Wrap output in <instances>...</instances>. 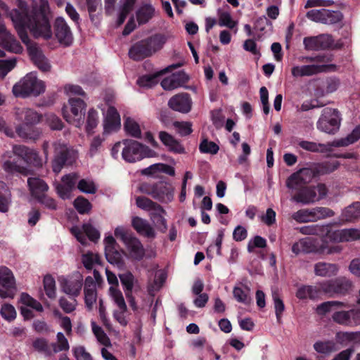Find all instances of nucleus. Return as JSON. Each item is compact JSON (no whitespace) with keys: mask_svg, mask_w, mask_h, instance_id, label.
I'll return each instance as SVG.
<instances>
[{"mask_svg":"<svg viewBox=\"0 0 360 360\" xmlns=\"http://www.w3.org/2000/svg\"><path fill=\"white\" fill-rule=\"evenodd\" d=\"M49 6L47 0L32 1L27 6L22 0H18V8L9 13V16L22 41L28 45L30 39L27 30L35 38L49 39L52 31L49 22Z\"/></svg>","mask_w":360,"mask_h":360,"instance_id":"obj_1","label":"nucleus"},{"mask_svg":"<svg viewBox=\"0 0 360 360\" xmlns=\"http://www.w3.org/2000/svg\"><path fill=\"white\" fill-rule=\"evenodd\" d=\"M120 153L122 158L129 163H134L144 158L156 156V153L148 146L132 139H124L114 144L111 149L112 158L117 159Z\"/></svg>","mask_w":360,"mask_h":360,"instance_id":"obj_2","label":"nucleus"},{"mask_svg":"<svg viewBox=\"0 0 360 360\" xmlns=\"http://www.w3.org/2000/svg\"><path fill=\"white\" fill-rule=\"evenodd\" d=\"M297 60L309 64L293 66L291 73L294 77H309L320 72L337 70V66L331 63L332 58L330 55H318L314 57L300 56Z\"/></svg>","mask_w":360,"mask_h":360,"instance_id":"obj_3","label":"nucleus"},{"mask_svg":"<svg viewBox=\"0 0 360 360\" xmlns=\"http://www.w3.org/2000/svg\"><path fill=\"white\" fill-rule=\"evenodd\" d=\"M14 114L15 119L22 122L16 125L17 135L23 140L35 141L39 139L41 131L32 126L40 122L41 115L36 110L29 108H16Z\"/></svg>","mask_w":360,"mask_h":360,"instance_id":"obj_4","label":"nucleus"},{"mask_svg":"<svg viewBox=\"0 0 360 360\" xmlns=\"http://www.w3.org/2000/svg\"><path fill=\"white\" fill-rule=\"evenodd\" d=\"M167 40V36L163 34H153L132 45L129 56L134 60L150 57L163 48Z\"/></svg>","mask_w":360,"mask_h":360,"instance_id":"obj_5","label":"nucleus"},{"mask_svg":"<svg viewBox=\"0 0 360 360\" xmlns=\"http://www.w3.org/2000/svg\"><path fill=\"white\" fill-rule=\"evenodd\" d=\"M45 83L34 72H30L15 84L12 92L15 97H37L45 91Z\"/></svg>","mask_w":360,"mask_h":360,"instance_id":"obj_6","label":"nucleus"},{"mask_svg":"<svg viewBox=\"0 0 360 360\" xmlns=\"http://www.w3.org/2000/svg\"><path fill=\"white\" fill-rule=\"evenodd\" d=\"M115 236L124 245L129 258L137 261L143 258L145 249L142 243L127 228L117 226L115 229Z\"/></svg>","mask_w":360,"mask_h":360,"instance_id":"obj_7","label":"nucleus"},{"mask_svg":"<svg viewBox=\"0 0 360 360\" xmlns=\"http://www.w3.org/2000/svg\"><path fill=\"white\" fill-rule=\"evenodd\" d=\"M139 189L143 193L149 195L163 203L170 202L174 199V188L168 182L143 183Z\"/></svg>","mask_w":360,"mask_h":360,"instance_id":"obj_8","label":"nucleus"},{"mask_svg":"<svg viewBox=\"0 0 360 360\" xmlns=\"http://www.w3.org/2000/svg\"><path fill=\"white\" fill-rule=\"evenodd\" d=\"M86 105L84 101L79 98H69L68 105L63 108L64 119L70 124L80 128L84 121V110Z\"/></svg>","mask_w":360,"mask_h":360,"instance_id":"obj_9","label":"nucleus"},{"mask_svg":"<svg viewBox=\"0 0 360 360\" xmlns=\"http://www.w3.org/2000/svg\"><path fill=\"white\" fill-rule=\"evenodd\" d=\"M341 117L335 108H325L316 123V127L321 131L334 134L340 128Z\"/></svg>","mask_w":360,"mask_h":360,"instance_id":"obj_10","label":"nucleus"},{"mask_svg":"<svg viewBox=\"0 0 360 360\" xmlns=\"http://www.w3.org/2000/svg\"><path fill=\"white\" fill-rule=\"evenodd\" d=\"M328 193L326 185L319 184L316 186H307L300 189L292 198V200L303 205H309L324 198Z\"/></svg>","mask_w":360,"mask_h":360,"instance_id":"obj_11","label":"nucleus"},{"mask_svg":"<svg viewBox=\"0 0 360 360\" xmlns=\"http://www.w3.org/2000/svg\"><path fill=\"white\" fill-rule=\"evenodd\" d=\"M334 215V212L325 207H316L314 208L302 209L292 214V218L299 223L316 221L330 217Z\"/></svg>","mask_w":360,"mask_h":360,"instance_id":"obj_12","label":"nucleus"},{"mask_svg":"<svg viewBox=\"0 0 360 360\" xmlns=\"http://www.w3.org/2000/svg\"><path fill=\"white\" fill-rule=\"evenodd\" d=\"M323 295L330 297L334 295H345L352 288V282L345 277H338L335 279L321 281Z\"/></svg>","mask_w":360,"mask_h":360,"instance_id":"obj_13","label":"nucleus"},{"mask_svg":"<svg viewBox=\"0 0 360 360\" xmlns=\"http://www.w3.org/2000/svg\"><path fill=\"white\" fill-rule=\"evenodd\" d=\"M15 278L12 271L5 266H0V297L13 298L16 293Z\"/></svg>","mask_w":360,"mask_h":360,"instance_id":"obj_14","label":"nucleus"},{"mask_svg":"<svg viewBox=\"0 0 360 360\" xmlns=\"http://www.w3.org/2000/svg\"><path fill=\"white\" fill-rule=\"evenodd\" d=\"M55 155L52 163L53 171L59 173L63 165L66 163H71L68 161L69 158L75 157V151L70 150L65 143L56 141L53 143Z\"/></svg>","mask_w":360,"mask_h":360,"instance_id":"obj_15","label":"nucleus"},{"mask_svg":"<svg viewBox=\"0 0 360 360\" xmlns=\"http://www.w3.org/2000/svg\"><path fill=\"white\" fill-rule=\"evenodd\" d=\"M306 16L311 21L328 25L338 23L342 18V13L340 11L324 8L309 11Z\"/></svg>","mask_w":360,"mask_h":360,"instance_id":"obj_16","label":"nucleus"},{"mask_svg":"<svg viewBox=\"0 0 360 360\" xmlns=\"http://www.w3.org/2000/svg\"><path fill=\"white\" fill-rule=\"evenodd\" d=\"M12 153L22 159L27 165L35 167H42V159L39 153L33 148L23 145H13Z\"/></svg>","mask_w":360,"mask_h":360,"instance_id":"obj_17","label":"nucleus"},{"mask_svg":"<svg viewBox=\"0 0 360 360\" xmlns=\"http://www.w3.org/2000/svg\"><path fill=\"white\" fill-rule=\"evenodd\" d=\"M103 135L108 136L117 131L121 127L120 116L112 106H110L104 113L103 121Z\"/></svg>","mask_w":360,"mask_h":360,"instance_id":"obj_18","label":"nucleus"},{"mask_svg":"<svg viewBox=\"0 0 360 360\" xmlns=\"http://www.w3.org/2000/svg\"><path fill=\"white\" fill-rule=\"evenodd\" d=\"M71 233L83 245L87 243L86 236L92 241H96L100 238L99 231L91 224H84L81 228L73 226L71 229Z\"/></svg>","mask_w":360,"mask_h":360,"instance_id":"obj_19","label":"nucleus"},{"mask_svg":"<svg viewBox=\"0 0 360 360\" xmlns=\"http://www.w3.org/2000/svg\"><path fill=\"white\" fill-rule=\"evenodd\" d=\"M347 304L339 301H326L317 305L316 313L318 315L330 314L333 315H347Z\"/></svg>","mask_w":360,"mask_h":360,"instance_id":"obj_20","label":"nucleus"},{"mask_svg":"<svg viewBox=\"0 0 360 360\" xmlns=\"http://www.w3.org/2000/svg\"><path fill=\"white\" fill-rule=\"evenodd\" d=\"M55 35L60 44L70 46L73 41V36L70 27L62 17L56 19L54 23Z\"/></svg>","mask_w":360,"mask_h":360,"instance_id":"obj_21","label":"nucleus"},{"mask_svg":"<svg viewBox=\"0 0 360 360\" xmlns=\"http://www.w3.org/2000/svg\"><path fill=\"white\" fill-rule=\"evenodd\" d=\"M168 105L173 110L188 113L191 110L192 100L189 94L186 93L179 94L169 100Z\"/></svg>","mask_w":360,"mask_h":360,"instance_id":"obj_22","label":"nucleus"},{"mask_svg":"<svg viewBox=\"0 0 360 360\" xmlns=\"http://www.w3.org/2000/svg\"><path fill=\"white\" fill-rule=\"evenodd\" d=\"M119 277L129 306L134 311H137L139 307L136 305L135 299L132 296V290L136 282L134 275L131 272L127 271L119 274Z\"/></svg>","mask_w":360,"mask_h":360,"instance_id":"obj_23","label":"nucleus"},{"mask_svg":"<svg viewBox=\"0 0 360 360\" xmlns=\"http://www.w3.org/2000/svg\"><path fill=\"white\" fill-rule=\"evenodd\" d=\"M328 238L333 243L349 242L360 239V230L345 229L328 233Z\"/></svg>","mask_w":360,"mask_h":360,"instance_id":"obj_24","label":"nucleus"},{"mask_svg":"<svg viewBox=\"0 0 360 360\" xmlns=\"http://www.w3.org/2000/svg\"><path fill=\"white\" fill-rule=\"evenodd\" d=\"M105 255L106 259L112 264H120L122 262V255L117 250V244L112 236L104 238Z\"/></svg>","mask_w":360,"mask_h":360,"instance_id":"obj_25","label":"nucleus"},{"mask_svg":"<svg viewBox=\"0 0 360 360\" xmlns=\"http://www.w3.org/2000/svg\"><path fill=\"white\" fill-rule=\"evenodd\" d=\"M303 44L304 49L307 51L326 49L331 44V37L328 34H321L316 37H304Z\"/></svg>","mask_w":360,"mask_h":360,"instance_id":"obj_26","label":"nucleus"},{"mask_svg":"<svg viewBox=\"0 0 360 360\" xmlns=\"http://www.w3.org/2000/svg\"><path fill=\"white\" fill-rule=\"evenodd\" d=\"M59 282L63 292L72 297L79 295L82 286V279L80 276L73 279L62 277L59 279Z\"/></svg>","mask_w":360,"mask_h":360,"instance_id":"obj_27","label":"nucleus"},{"mask_svg":"<svg viewBox=\"0 0 360 360\" xmlns=\"http://www.w3.org/2000/svg\"><path fill=\"white\" fill-rule=\"evenodd\" d=\"M323 295L322 291V283L319 282L315 285H302L298 288L296 296L299 299L316 300L321 298Z\"/></svg>","mask_w":360,"mask_h":360,"instance_id":"obj_28","label":"nucleus"},{"mask_svg":"<svg viewBox=\"0 0 360 360\" xmlns=\"http://www.w3.org/2000/svg\"><path fill=\"white\" fill-rule=\"evenodd\" d=\"M151 221L162 232H165L167 229V221L165 218L166 214L165 210L161 205L155 202L148 211Z\"/></svg>","mask_w":360,"mask_h":360,"instance_id":"obj_29","label":"nucleus"},{"mask_svg":"<svg viewBox=\"0 0 360 360\" xmlns=\"http://www.w3.org/2000/svg\"><path fill=\"white\" fill-rule=\"evenodd\" d=\"M155 8L148 3L141 4L136 10L135 16L139 25L148 23L155 15Z\"/></svg>","mask_w":360,"mask_h":360,"instance_id":"obj_30","label":"nucleus"},{"mask_svg":"<svg viewBox=\"0 0 360 360\" xmlns=\"http://www.w3.org/2000/svg\"><path fill=\"white\" fill-rule=\"evenodd\" d=\"M84 291L86 306L87 308L91 309L97 298L96 285L92 277L86 278Z\"/></svg>","mask_w":360,"mask_h":360,"instance_id":"obj_31","label":"nucleus"},{"mask_svg":"<svg viewBox=\"0 0 360 360\" xmlns=\"http://www.w3.org/2000/svg\"><path fill=\"white\" fill-rule=\"evenodd\" d=\"M188 80V77L184 72H178L165 78L161 82V86L165 90H172L182 86Z\"/></svg>","mask_w":360,"mask_h":360,"instance_id":"obj_32","label":"nucleus"},{"mask_svg":"<svg viewBox=\"0 0 360 360\" xmlns=\"http://www.w3.org/2000/svg\"><path fill=\"white\" fill-rule=\"evenodd\" d=\"M27 185L31 195L35 199L46 193L49 188L48 184L43 179L39 177L28 178Z\"/></svg>","mask_w":360,"mask_h":360,"instance_id":"obj_33","label":"nucleus"},{"mask_svg":"<svg viewBox=\"0 0 360 360\" xmlns=\"http://www.w3.org/2000/svg\"><path fill=\"white\" fill-rule=\"evenodd\" d=\"M159 138L167 149L174 153L183 154L185 153L184 146L172 136L165 131H160Z\"/></svg>","mask_w":360,"mask_h":360,"instance_id":"obj_34","label":"nucleus"},{"mask_svg":"<svg viewBox=\"0 0 360 360\" xmlns=\"http://www.w3.org/2000/svg\"><path fill=\"white\" fill-rule=\"evenodd\" d=\"M339 266L335 264L318 262L314 265V274L321 277H332L338 274Z\"/></svg>","mask_w":360,"mask_h":360,"instance_id":"obj_35","label":"nucleus"},{"mask_svg":"<svg viewBox=\"0 0 360 360\" xmlns=\"http://www.w3.org/2000/svg\"><path fill=\"white\" fill-rule=\"evenodd\" d=\"M20 302L23 305L21 307L22 314L25 313V310L27 311H34L39 313L43 311V307L41 304L32 298L27 293L22 292L20 295Z\"/></svg>","mask_w":360,"mask_h":360,"instance_id":"obj_36","label":"nucleus"},{"mask_svg":"<svg viewBox=\"0 0 360 360\" xmlns=\"http://www.w3.org/2000/svg\"><path fill=\"white\" fill-rule=\"evenodd\" d=\"M180 67V64H173L168 66L167 68L160 71V72L155 75H146L141 77L137 80V84L142 87H152L158 82V76L168 72L172 69H175Z\"/></svg>","mask_w":360,"mask_h":360,"instance_id":"obj_37","label":"nucleus"},{"mask_svg":"<svg viewBox=\"0 0 360 360\" xmlns=\"http://www.w3.org/2000/svg\"><path fill=\"white\" fill-rule=\"evenodd\" d=\"M131 224L134 229L141 235L148 238H153L155 235L154 229L149 223L141 217H133Z\"/></svg>","mask_w":360,"mask_h":360,"instance_id":"obj_38","label":"nucleus"},{"mask_svg":"<svg viewBox=\"0 0 360 360\" xmlns=\"http://www.w3.org/2000/svg\"><path fill=\"white\" fill-rule=\"evenodd\" d=\"M137 0H120L117 8V25H121L133 10Z\"/></svg>","mask_w":360,"mask_h":360,"instance_id":"obj_39","label":"nucleus"},{"mask_svg":"<svg viewBox=\"0 0 360 360\" xmlns=\"http://www.w3.org/2000/svg\"><path fill=\"white\" fill-rule=\"evenodd\" d=\"M298 146L302 149L312 153L330 152L333 147L332 142L324 144L308 141H300Z\"/></svg>","mask_w":360,"mask_h":360,"instance_id":"obj_40","label":"nucleus"},{"mask_svg":"<svg viewBox=\"0 0 360 360\" xmlns=\"http://www.w3.org/2000/svg\"><path fill=\"white\" fill-rule=\"evenodd\" d=\"M233 295L237 302L244 304H249L252 301L250 288L243 284H239L233 288Z\"/></svg>","mask_w":360,"mask_h":360,"instance_id":"obj_41","label":"nucleus"},{"mask_svg":"<svg viewBox=\"0 0 360 360\" xmlns=\"http://www.w3.org/2000/svg\"><path fill=\"white\" fill-rule=\"evenodd\" d=\"M90 19L92 22L99 20L102 13L101 0H85Z\"/></svg>","mask_w":360,"mask_h":360,"instance_id":"obj_42","label":"nucleus"},{"mask_svg":"<svg viewBox=\"0 0 360 360\" xmlns=\"http://www.w3.org/2000/svg\"><path fill=\"white\" fill-rule=\"evenodd\" d=\"M109 295L112 301L117 307L120 312L124 313L127 310V305L122 292L117 288L110 286Z\"/></svg>","mask_w":360,"mask_h":360,"instance_id":"obj_43","label":"nucleus"},{"mask_svg":"<svg viewBox=\"0 0 360 360\" xmlns=\"http://www.w3.org/2000/svg\"><path fill=\"white\" fill-rule=\"evenodd\" d=\"M300 231L302 234L305 235H319L323 236L324 234L327 235V238H328L329 226L328 225H319V224H313L304 226L300 229Z\"/></svg>","mask_w":360,"mask_h":360,"instance_id":"obj_44","label":"nucleus"},{"mask_svg":"<svg viewBox=\"0 0 360 360\" xmlns=\"http://www.w3.org/2000/svg\"><path fill=\"white\" fill-rule=\"evenodd\" d=\"M124 127L126 133L132 137L142 139V134L140 125L134 119L131 117L126 118Z\"/></svg>","mask_w":360,"mask_h":360,"instance_id":"obj_45","label":"nucleus"},{"mask_svg":"<svg viewBox=\"0 0 360 360\" xmlns=\"http://www.w3.org/2000/svg\"><path fill=\"white\" fill-rule=\"evenodd\" d=\"M360 139V127H356L353 131L345 138L335 140L332 142L333 147L347 146L354 143Z\"/></svg>","mask_w":360,"mask_h":360,"instance_id":"obj_46","label":"nucleus"},{"mask_svg":"<svg viewBox=\"0 0 360 360\" xmlns=\"http://www.w3.org/2000/svg\"><path fill=\"white\" fill-rule=\"evenodd\" d=\"M31 58L36 66L42 72H49L51 65L47 58L39 51H31Z\"/></svg>","mask_w":360,"mask_h":360,"instance_id":"obj_47","label":"nucleus"},{"mask_svg":"<svg viewBox=\"0 0 360 360\" xmlns=\"http://www.w3.org/2000/svg\"><path fill=\"white\" fill-rule=\"evenodd\" d=\"M342 218L347 221H351L355 219L360 217V202H355L347 207L342 213Z\"/></svg>","mask_w":360,"mask_h":360,"instance_id":"obj_48","label":"nucleus"},{"mask_svg":"<svg viewBox=\"0 0 360 360\" xmlns=\"http://www.w3.org/2000/svg\"><path fill=\"white\" fill-rule=\"evenodd\" d=\"M156 172H162L169 176L175 175V169L173 167L162 163L153 164L150 165L148 168L145 169L144 174H153Z\"/></svg>","mask_w":360,"mask_h":360,"instance_id":"obj_49","label":"nucleus"},{"mask_svg":"<svg viewBox=\"0 0 360 360\" xmlns=\"http://www.w3.org/2000/svg\"><path fill=\"white\" fill-rule=\"evenodd\" d=\"M44 290L46 295L50 299L56 297V286L55 279L51 275H46L43 280Z\"/></svg>","mask_w":360,"mask_h":360,"instance_id":"obj_50","label":"nucleus"},{"mask_svg":"<svg viewBox=\"0 0 360 360\" xmlns=\"http://www.w3.org/2000/svg\"><path fill=\"white\" fill-rule=\"evenodd\" d=\"M3 168L6 172L11 174L19 173L27 175L29 173V169L27 167L21 166L17 162H12L9 160L4 161Z\"/></svg>","mask_w":360,"mask_h":360,"instance_id":"obj_51","label":"nucleus"},{"mask_svg":"<svg viewBox=\"0 0 360 360\" xmlns=\"http://www.w3.org/2000/svg\"><path fill=\"white\" fill-rule=\"evenodd\" d=\"M77 188L82 193L94 194L97 191V186L91 179H82L78 181Z\"/></svg>","mask_w":360,"mask_h":360,"instance_id":"obj_52","label":"nucleus"},{"mask_svg":"<svg viewBox=\"0 0 360 360\" xmlns=\"http://www.w3.org/2000/svg\"><path fill=\"white\" fill-rule=\"evenodd\" d=\"M92 331L98 342L105 347L111 346L109 338L105 333L101 327L98 326L95 321H91Z\"/></svg>","mask_w":360,"mask_h":360,"instance_id":"obj_53","label":"nucleus"},{"mask_svg":"<svg viewBox=\"0 0 360 360\" xmlns=\"http://www.w3.org/2000/svg\"><path fill=\"white\" fill-rule=\"evenodd\" d=\"M340 163L336 161H328L315 165L319 175L329 174L338 168Z\"/></svg>","mask_w":360,"mask_h":360,"instance_id":"obj_54","label":"nucleus"},{"mask_svg":"<svg viewBox=\"0 0 360 360\" xmlns=\"http://www.w3.org/2000/svg\"><path fill=\"white\" fill-rule=\"evenodd\" d=\"M99 120L98 112L91 108L89 110L86 117V130L87 133H92L94 129L97 127Z\"/></svg>","mask_w":360,"mask_h":360,"instance_id":"obj_55","label":"nucleus"},{"mask_svg":"<svg viewBox=\"0 0 360 360\" xmlns=\"http://www.w3.org/2000/svg\"><path fill=\"white\" fill-rule=\"evenodd\" d=\"M82 262L87 269H92L96 265L101 264V258L98 254L89 252L82 255Z\"/></svg>","mask_w":360,"mask_h":360,"instance_id":"obj_56","label":"nucleus"},{"mask_svg":"<svg viewBox=\"0 0 360 360\" xmlns=\"http://www.w3.org/2000/svg\"><path fill=\"white\" fill-rule=\"evenodd\" d=\"M219 16V25L221 27H226L230 29H233L237 22L232 19V17L229 12L218 11Z\"/></svg>","mask_w":360,"mask_h":360,"instance_id":"obj_57","label":"nucleus"},{"mask_svg":"<svg viewBox=\"0 0 360 360\" xmlns=\"http://www.w3.org/2000/svg\"><path fill=\"white\" fill-rule=\"evenodd\" d=\"M0 131L9 138H15L17 134L16 126L14 127L11 120L0 117Z\"/></svg>","mask_w":360,"mask_h":360,"instance_id":"obj_58","label":"nucleus"},{"mask_svg":"<svg viewBox=\"0 0 360 360\" xmlns=\"http://www.w3.org/2000/svg\"><path fill=\"white\" fill-rule=\"evenodd\" d=\"M328 239L330 240L326 236L325 240H323L322 244L319 247L318 253L330 255L340 252L342 250L341 247L338 245L330 244L327 241Z\"/></svg>","mask_w":360,"mask_h":360,"instance_id":"obj_59","label":"nucleus"},{"mask_svg":"<svg viewBox=\"0 0 360 360\" xmlns=\"http://www.w3.org/2000/svg\"><path fill=\"white\" fill-rule=\"evenodd\" d=\"M51 347L54 353H58L61 351H67L70 348L67 338L61 332L58 333L57 342L53 343Z\"/></svg>","mask_w":360,"mask_h":360,"instance_id":"obj_60","label":"nucleus"},{"mask_svg":"<svg viewBox=\"0 0 360 360\" xmlns=\"http://www.w3.org/2000/svg\"><path fill=\"white\" fill-rule=\"evenodd\" d=\"M305 184L297 172L290 175L286 181V186L291 190L300 191Z\"/></svg>","mask_w":360,"mask_h":360,"instance_id":"obj_61","label":"nucleus"},{"mask_svg":"<svg viewBox=\"0 0 360 360\" xmlns=\"http://www.w3.org/2000/svg\"><path fill=\"white\" fill-rule=\"evenodd\" d=\"M297 173L306 184L309 183L316 176L319 175L315 165L309 168H302L297 172Z\"/></svg>","mask_w":360,"mask_h":360,"instance_id":"obj_62","label":"nucleus"},{"mask_svg":"<svg viewBox=\"0 0 360 360\" xmlns=\"http://www.w3.org/2000/svg\"><path fill=\"white\" fill-rule=\"evenodd\" d=\"M219 146L213 141H209L204 139L199 146V150L202 153H210L212 155L217 154L219 151Z\"/></svg>","mask_w":360,"mask_h":360,"instance_id":"obj_63","label":"nucleus"},{"mask_svg":"<svg viewBox=\"0 0 360 360\" xmlns=\"http://www.w3.org/2000/svg\"><path fill=\"white\" fill-rule=\"evenodd\" d=\"M36 200L46 209L50 210H56L57 209L58 205L56 200L46 193L39 196Z\"/></svg>","mask_w":360,"mask_h":360,"instance_id":"obj_64","label":"nucleus"}]
</instances>
